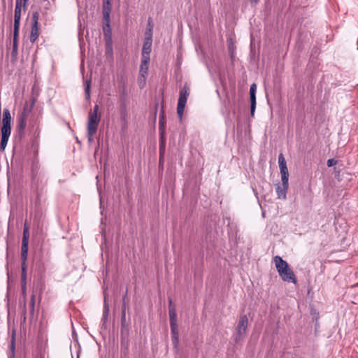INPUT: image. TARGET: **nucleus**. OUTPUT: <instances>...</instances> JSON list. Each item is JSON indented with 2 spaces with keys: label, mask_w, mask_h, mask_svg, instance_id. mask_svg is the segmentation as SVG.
<instances>
[{
  "label": "nucleus",
  "mask_w": 358,
  "mask_h": 358,
  "mask_svg": "<svg viewBox=\"0 0 358 358\" xmlns=\"http://www.w3.org/2000/svg\"><path fill=\"white\" fill-rule=\"evenodd\" d=\"M275 268L279 276L284 282L296 284L297 280L294 271L290 268L288 263L278 255L273 258Z\"/></svg>",
  "instance_id": "2"
},
{
  "label": "nucleus",
  "mask_w": 358,
  "mask_h": 358,
  "mask_svg": "<svg viewBox=\"0 0 358 358\" xmlns=\"http://www.w3.org/2000/svg\"><path fill=\"white\" fill-rule=\"evenodd\" d=\"M164 153V145L163 143H161L160 146H159V155H160L161 159L163 158Z\"/></svg>",
  "instance_id": "31"
},
{
  "label": "nucleus",
  "mask_w": 358,
  "mask_h": 358,
  "mask_svg": "<svg viewBox=\"0 0 358 358\" xmlns=\"http://www.w3.org/2000/svg\"><path fill=\"white\" fill-rule=\"evenodd\" d=\"M18 55V43H13L11 50V61L15 62Z\"/></svg>",
  "instance_id": "18"
},
{
  "label": "nucleus",
  "mask_w": 358,
  "mask_h": 358,
  "mask_svg": "<svg viewBox=\"0 0 358 358\" xmlns=\"http://www.w3.org/2000/svg\"><path fill=\"white\" fill-rule=\"evenodd\" d=\"M31 111L27 106H24L21 113L17 117V124L15 128V133L14 135V143L15 144L20 143L25 136V129L27 126V119Z\"/></svg>",
  "instance_id": "3"
},
{
  "label": "nucleus",
  "mask_w": 358,
  "mask_h": 358,
  "mask_svg": "<svg viewBox=\"0 0 358 358\" xmlns=\"http://www.w3.org/2000/svg\"><path fill=\"white\" fill-rule=\"evenodd\" d=\"M109 315V305L106 302V297H104V305H103V315L101 318V322L103 324H105L108 322Z\"/></svg>",
  "instance_id": "14"
},
{
  "label": "nucleus",
  "mask_w": 358,
  "mask_h": 358,
  "mask_svg": "<svg viewBox=\"0 0 358 358\" xmlns=\"http://www.w3.org/2000/svg\"><path fill=\"white\" fill-rule=\"evenodd\" d=\"M278 164L281 174L282 185L285 187H288L289 172L286 160L282 153H280L278 156Z\"/></svg>",
  "instance_id": "7"
},
{
  "label": "nucleus",
  "mask_w": 358,
  "mask_h": 358,
  "mask_svg": "<svg viewBox=\"0 0 358 358\" xmlns=\"http://www.w3.org/2000/svg\"><path fill=\"white\" fill-rule=\"evenodd\" d=\"M162 159H163V158H162V159H161V158L159 157V163L163 162Z\"/></svg>",
  "instance_id": "37"
},
{
  "label": "nucleus",
  "mask_w": 358,
  "mask_h": 358,
  "mask_svg": "<svg viewBox=\"0 0 358 358\" xmlns=\"http://www.w3.org/2000/svg\"><path fill=\"white\" fill-rule=\"evenodd\" d=\"M259 2V0H250V3L252 6H255Z\"/></svg>",
  "instance_id": "35"
},
{
  "label": "nucleus",
  "mask_w": 358,
  "mask_h": 358,
  "mask_svg": "<svg viewBox=\"0 0 358 358\" xmlns=\"http://www.w3.org/2000/svg\"><path fill=\"white\" fill-rule=\"evenodd\" d=\"M35 298H36L35 295L32 294L31 296L30 304H29V306H30V314H31V316H33L34 313Z\"/></svg>",
  "instance_id": "25"
},
{
  "label": "nucleus",
  "mask_w": 358,
  "mask_h": 358,
  "mask_svg": "<svg viewBox=\"0 0 358 358\" xmlns=\"http://www.w3.org/2000/svg\"><path fill=\"white\" fill-rule=\"evenodd\" d=\"M102 202H100V208L102 209L103 208Z\"/></svg>",
  "instance_id": "36"
},
{
  "label": "nucleus",
  "mask_w": 358,
  "mask_h": 358,
  "mask_svg": "<svg viewBox=\"0 0 358 358\" xmlns=\"http://www.w3.org/2000/svg\"><path fill=\"white\" fill-rule=\"evenodd\" d=\"M146 78H147V76H145L143 78L142 76L139 75V77L138 78V84H139L141 88L144 87V85L145 84Z\"/></svg>",
  "instance_id": "29"
},
{
  "label": "nucleus",
  "mask_w": 358,
  "mask_h": 358,
  "mask_svg": "<svg viewBox=\"0 0 358 358\" xmlns=\"http://www.w3.org/2000/svg\"><path fill=\"white\" fill-rule=\"evenodd\" d=\"M29 228L27 224H24V227L23 229V235H22V247H21V291L22 295L23 296V301L21 303L23 305V314L24 319L25 320L26 317V294H27V259L28 255V245H29Z\"/></svg>",
  "instance_id": "1"
},
{
  "label": "nucleus",
  "mask_w": 358,
  "mask_h": 358,
  "mask_svg": "<svg viewBox=\"0 0 358 358\" xmlns=\"http://www.w3.org/2000/svg\"><path fill=\"white\" fill-rule=\"evenodd\" d=\"M38 36H39L38 26L32 25L31 30V34H30V41L31 43H34L37 40Z\"/></svg>",
  "instance_id": "15"
},
{
  "label": "nucleus",
  "mask_w": 358,
  "mask_h": 358,
  "mask_svg": "<svg viewBox=\"0 0 358 358\" xmlns=\"http://www.w3.org/2000/svg\"><path fill=\"white\" fill-rule=\"evenodd\" d=\"M288 188V187H285L283 185L282 187L278 186L277 187V193L278 195V199H285L286 196V190Z\"/></svg>",
  "instance_id": "20"
},
{
  "label": "nucleus",
  "mask_w": 358,
  "mask_h": 358,
  "mask_svg": "<svg viewBox=\"0 0 358 358\" xmlns=\"http://www.w3.org/2000/svg\"><path fill=\"white\" fill-rule=\"evenodd\" d=\"M128 292L127 289L125 292L124 295L122 297V310H127L129 304V299L127 297Z\"/></svg>",
  "instance_id": "23"
},
{
  "label": "nucleus",
  "mask_w": 358,
  "mask_h": 358,
  "mask_svg": "<svg viewBox=\"0 0 358 358\" xmlns=\"http://www.w3.org/2000/svg\"><path fill=\"white\" fill-rule=\"evenodd\" d=\"M99 106L95 105L88 115L87 130L97 131L101 117L98 115Z\"/></svg>",
  "instance_id": "5"
},
{
  "label": "nucleus",
  "mask_w": 358,
  "mask_h": 358,
  "mask_svg": "<svg viewBox=\"0 0 358 358\" xmlns=\"http://www.w3.org/2000/svg\"><path fill=\"white\" fill-rule=\"evenodd\" d=\"M152 39L144 38L142 48L141 57L150 58L152 50Z\"/></svg>",
  "instance_id": "11"
},
{
  "label": "nucleus",
  "mask_w": 358,
  "mask_h": 358,
  "mask_svg": "<svg viewBox=\"0 0 358 358\" xmlns=\"http://www.w3.org/2000/svg\"><path fill=\"white\" fill-rule=\"evenodd\" d=\"M336 164H337V160H336L334 158L329 159L327 162V165L328 167L333 166L334 165H336Z\"/></svg>",
  "instance_id": "30"
},
{
  "label": "nucleus",
  "mask_w": 358,
  "mask_h": 358,
  "mask_svg": "<svg viewBox=\"0 0 358 358\" xmlns=\"http://www.w3.org/2000/svg\"><path fill=\"white\" fill-rule=\"evenodd\" d=\"M29 131L31 133L33 134V136L35 138L38 137L40 134V129H39V125L36 122H29Z\"/></svg>",
  "instance_id": "13"
},
{
  "label": "nucleus",
  "mask_w": 358,
  "mask_h": 358,
  "mask_svg": "<svg viewBox=\"0 0 358 358\" xmlns=\"http://www.w3.org/2000/svg\"><path fill=\"white\" fill-rule=\"evenodd\" d=\"M96 131L87 130V139H88L89 143H91L93 141L94 136L96 134Z\"/></svg>",
  "instance_id": "28"
},
{
  "label": "nucleus",
  "mask_w": 358,
  "mask_h": 358,
  "mask_svg": "<svg viewBox=\"0 0 358 358\" xmlns=\"http://www.w3.org/2000/svg\"><path fill=\"white\" fill-rule=\"evenodd\" d=\"M110 13H103V32L104 34V37L106 39V42L107 45H110L112 41V31L110 28Z\"/></svg>",
  "instance_id": "8"
},
{
  "label": "nucleus",
  "mask_w": 358,
  "mask_h": 358,
  "mask_svg": "<svg viewBox=\"0 0 358 358\" xmlns=\"http://www.w3.org/2000/svg\"><path fill=\"white\" fill-rule=\"evenodd\" d=\"M189 94V87L185 85L180 90L179 99L177 106V113L180 118H182L185 110V104L187 103V97Z\"/></svg>",
  "instance_id": "6"
},
{
  "label": "nucleus",
  "mask_w": 358,
  "mask_h": 358,
  "mask_svg": "<svg viewBox=\"0 0 358 358\" xmlns=\"http://www.w3.org/2000/svg\"><path fill=\"white\" fill-rule=\"evenodd\" d=\"M10 350L11 352L12 357L15 356V332L13 331L11 336V341L10 344Z\"/></svg>",
  "instance_id": "21"
},
{
  "label": "nucleus",
  "mask_w": 358,
  "mask_h": 358,
  "mask_svg": "<svg viewBox=\"0 0 358 358\" xmlns=\"http://www.w3.org/2000/svg\"><path fill=\"white\" fill-rule=\"evenodd\" d=\"M90 87H91V80H87L85 83V96L86 99H89L90 97Z\"/></svg>",
  "instance_id": "22"
},
{
  "label": "nucleus",
  "mask_w": 358,
  "mask_h": 358,
  "mask_svg": "<svg viewBox=\"0 0 358 358\" xmlns=\"http://www.w3.org/2000/svg\"><path fill=\"white\" fill-rule=\"evenodd\" d=\"M163 119H164V115L162 113L159 116V127H160V129L163 127Z\"/></svg>",
  "instance_id": "34"
},
{
  "label": "nucleus",
  "mask_w": 358,
  "mask_h": 358,
  "mask_svg": "<svg viewBox=\"0 0 358 358\" xmlns=\"http://www.w3.org/2000/svg\"><path fill=\"white\" fill-rule=\"evenodd\" d=\"M20 25H14L13 43H18Z\"/></svg>",
  "instance_id": "24"
},
{
  "label": "nucleus",
  "mask_w": 358,
  "mask_h": 358,
  "mask_svg": "<svg viewBox=\"0 0 358 358\" xmlns=\"http://www.w3.org/2000/svg\"><path fill=\"white\" fill-rule=\"evenodd\" d=\"M39 13L36 11L32 14V25L38 26Z\"/></svg>",
  "instance_id": "26"
},
{
  "label": "nucleus",
  "mask_w": 358,
  "mask_h": 358,
  "mask_svg": "<svg viewBox=\"0 0 358 358\" xmlns=\"http://www.w3.org/2000/svg\"><path fill=\"white\" fill-rule=\"evenodd\" d=\"M22 8L17 6L15 8L14 25H20Z\"/></svg>",
  "instance_id": "17"
},
{
  "label": "nucleus",
  "mask_w": 358,
  "mask_h": 358,
  "mask_svg": "<svg viewBox=\"0 0 358 358\" xmlns=\"http://www.w3.org/2000/svg\"><path fill=\"white\" fill-rule=\"evenodd\" d=\"M248 325V318L246 315H242L238 322L236 328V336L235 338L236 342L241 340L245 334Z\"/></svg>",
  "instance_id": "9"
},
{
  "label": "nucleus",
  "mask_w": 358,
  "mask_h": 358,
  "mask_svg": "<svg viewBox=\"0 0 358 358\" xmlns=\"http://www.w3.org/2000/svg\"><path fill=\"white\" fill-rule=\"evenodd\" d=\"M259 203L260 208L262 210V216L264 217H265V213H266V210H265L266 203H264V206L262 205V203Z\"/></svg>",
  "instance_id": "33"
},
{
  "label": "nucleus",
  "mask_w": 358,
  "mask_h": 358,
  "mask_svg": "<svg viewBox=\"0 0 358 358\" xmlns=\"http://www.w3.org/2000/svg\"><path fill=\"white\" fill-rule=\"evenodd\" d=\"M150 58L141 57L139 75L143 78L148 76Z\"/></svg>",
  "instance_id": "12"
},
{
  "label": "nucleus",
  "mask_w": 358,
  "mask_h": 358,
  "mask_svg": "<svg viewBox=\"0 0 358 358\" xmlns=\"http://www.w3.org/2000/svg\"><path fill=\"white\" fill-rule=\"evenodd\" d=\"M256 91L257 85L255 83L251 85L250 88V115L252 117L254 116L255 108H256Z\"/></svg>",
  "instance_id": "10"
},
{
  "label": "nucleus",
  "mask_w": 358,
  "mask_h": 358,
  "mask_svg": "<svg viewBox=\"0 0 358 358\" xmlns=\"http://www.w3.org/2000/svg\"><path fill=\"white\" fill-rule=\"evenodd\" d=\"M153 24L150 19L148 20V26L145 32V38L152 39Z\"/></svg>",
  "instance_id": "16"
},
{
  "label": "nucleus",
  "mask_w": 358,
  "mask_h": 358,
  "mask_svg": "<svg viewBox=\"0 0 358 358\" xmlns=\"http://www.w3.org/2000/svg\"><path fill=\"white\" fill-rule=\"evenodd\" d=\"M169 319L171 326V340L174 348H178L179 343L178 328L177 324V314L172 301L169 299Z\"/></svg>",
  "instance_id": "4"
},
{
  "label": "nucleus",
  "mask_w": 358,
  "mask_h": 358,
  "mask_svg": "<svg viewBox=\"0 0 358 358\" xmlns=\"http://www.w3.org/2000/svg\"><path fill=\"white\" fill-rule=\"evenodd\" d=\"M28 0H16L15 6L20 7L22 8V6L24 7L25 10L27 8Z\"/></svg>",
  "instance_id": "27"
},
{
  "label": "nucleus",
  "mask_w": 358,
  "mask_h": 358,
  "mask_svg": "<svg viewBox=\"0 0 358 358\" xmlns=\"http://www.w3.org/2000/svg\"><path fill=\"white\" fill-rule=\"evenodd\" d=\"M111 1L112 0H103V13H110L112 8Z\"/></svg>",
  "instance_id": "19"
},
{
  "label": "nucleus",
  "mask_w": 358,
  "mask_h": 358,
  "mask_svg": "<svg viewBox=\"0 0 358 358\" xmlns=\"http://www.w3.org/2000/svg\"><path fill=\"white\" fill-rule=\"evenodd\" d=\"M125 322H126V310H122L121 322L124 323Z\"/></svg>",
  "instance_id": "32"
},
{
  "label": "nucleus",
  "mask_w": 358,
  "mask_h": 358,
  "mask_svg": "<svg viewBox=\"0 0 358 358\" xmlns=\"http://www.w3.org/2000/svg\"><path fill=\"white\" fill-rule=\"evenodd\" d=\"M41 358H43V357H41Z\"/></svg>",
  "instance_id": "38"
}]
</instances>
